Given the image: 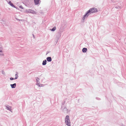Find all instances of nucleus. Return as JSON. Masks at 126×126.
Returning a JSON list of instances; mask_svg holds the SVG:
<instances>
[{"label":"nucleus","mask_w":126,"mask_h":126,"mask_svg":"<svg viewBox=\"0 0 126 126\" xmlns=\"http://www.w3.org/2000/svg\"><path fill=\"white\" fill-rule=\"evenodd\" d=\"M47 60L48 62H51L52 60V59L51 57H48L47 58Z\"/></svg>","instance_id":"5"},{"label":"nucleus","mask_w":126,"mask_h":126,"mask_svg":"<svg viewBox=\"0 0 126 126\" xmlns=\"http://www.w3.org/2000/svg\"><path fill=\"white\" fill-rule=\"evenodd\" d=\"M56 29L55 27H54L51 30L53 31H55Z\"/></svg>","instance_id":"12"},{"label":"nucleus","mask_w":126,"mask_h":126,"mask_svg":"<svg viewBox=\"0 0 126 126\" xmlns=\"http://www.w3.org/2000/svg\"><path fill=\"white\" fill-rule=\"evenodd\" d=\"M18 72H16V74L15 75V79H16L18 77Z\"/></svg>","instance_id":"8"},{"label":"nucleus","mask_w":126,"mask_h":126,"mask_svg":"<svg viewBox=\"0 0 126 126\" xmlns=\"http://www.w3.org/2000/svg\"><path fill=\"white\" fill-rule=\"evenodd\" d=\"M5 107L6 109L9 110L11 112H12V109H11V106L7 105H5Z\"/></svg>","instance_id":"3"},{"label":"nucleus","mask_w":126,"mask_h":126,"mask_svg":"<svg viewBox=\"0 0 126 126\" xmlns=\"http://www.w3.org/2000/svg\"><path fill=\"white\" fill-rule=\"evenodd\" d=\"M19 7H20V8H21V9H23V7H22V6H19Z\"/></svg>","instance_id":"17"},{"label":"nucleus","mask_w":126,"mask_h":126,"mask_svg":"<svg viewBox=\"0 0 126 126\" xmlns=\"http://www.w3.org/2000/svg\"><path fill=\"white\" fill-rule=\"evenodd\" d=\"M65 123L68 126H70V123L69 119V117L68 115H67L65 118Z\"/></svg>","instance_id":"2"},{"label":"nucleus","mask_w":126,"mask_h":126,"mask_svg":"<svg viewBox=\"0 0 126 126\" xmlns=\"http://www.w3.org/2000/svg\"><path fill=\"white\" fill-rule=\"evenodd\" d=\"M2 73L3 75H5V73L3 71H2Z\"/></svg>","instance_id":"14"},{"label":"nucleus","mask_w":126,"mask_h":126,"mask_svg":"<svg viewBox=\"0 0 126 126\" xmlns=\"http://www.w3.org/2000/svg\"><path fill=\"white\" fill-rule=\"evenodd\" d=\"M46 61L45 60L43 61L42 64L43 65H45L46 64Z\"/></svg>","instance_id":"10"},{"label":"nucleus","mask_w":126,"mask_h":126,"mask_svg":"<svg viewBox=\"0 0 126 126\" xmlns=\"http://www.w3.org/2000/svg\"><path fill=\"white\" fill-rule=\"evenodd\" d=\"M87 50V49L86 48H83L82 50V51L83 52L85 53L86 52Z\"/></svg>","instance_id":"6"},{"label":"nucleus","mask_w":126,"mask_h":126,"mask_svg":"<svg viewBox=\"0 0 126 126\" xmlns=\"http://www.w3.org/2000/svg\"><path fill=\"white\" fill-rule=\"evenodd\" d=\"M11 87L12 88H15V87Z\"/></svg>","instance_id":"18"},{"label":"nucleus","mask_w":126,"mask_h":126,"mask_svg":"<svg viewBox=\"0 0 126 126\" xmlns=\"http://www.w3.org/2000/svg\"><path fill=\"white\" fill-rule=\"evenodd\" d=\"M8 3L12 7L14 8H16L15 7L13 4L10 1H9Z\"/></svg>","instance_id":"4"},{"label":"nucleus","mask_w":126,"mask_h":126,"mask_svg":"<svg viewBox=\"0 0 126 126\" xmlns=\"http://www.w3.org/2000/svg\"><path fill=\"white\" fill-rule=\"evenodd\" d=\"M33 12H32V13H33Z\"/></svg>","instance_id":"19"},{"label":"nucleus","mask_w":126,"mask_h":126,"mask_svg":"<svg viewBox=\"0 0 126 126\" xmlns=\"http://www.w3.org/2000/svg\"><path fill=\"white\" fill-rule=\"evenodd\" d=\"M10 79L11 80H13L15 79H14L13 78H10Z\"/></svg>","instance_id":"16"},{"label":"nucleus","mask_w":126,"mask_h":126,"mask_svg":"<svg viewBox=\"0 0 126 126\" xmlns=\"http://www.w3.org/2000/svg\"><path fill=\"white\" fill-rule=\"evenodd\" d=\"M16 83H15L13 84H10V85L11 87H16Z\"/></svg>","instance_id":"11"},{"label":"nucleus","mask_w":126,"mask_h":126,"mask_svg":"<svg viewBox=\"0 0 126 126\" xmlns=\"http://www.w3.org/2000/svg\"><path fill=\"white\" fill-rule=\"evenodd\" d=\"M39 0H34V1L35 4H38L39 3Z\"/></svg>","instance_id":"7"},{"label":"nucleus","mask_w":126,"mask_h":126,"mask_svg":"<svg viewBox=\"0 0 126 126\" xmlns=\"http://www.w3.org/2000/svg\"><path fill=\"white\" fill-rule=\"evenodd\" d=\"M16 19L18 21H23V20H21V19L20 20V19H17V18H16Z\"/></svg>","instance_id":"15"},{"label":"nucleus","mask_w":126,"mask_h":126,"mask_svg":"<svg viewBox=\"0 0 126 126\" xmlns=\"http://www.w3.org/2000/svg\"><path fill=\"white\" fill-rule=\"evenodd\" d=\"M4 55V53H3V51H0V56H3Z\"/></svg>","instance_id":"9"},{"label":"nucleus","mask_w":126,"mask_h":126,"mask_svg":"<svg viewBox=\"0 0 126 126\" xmlns=\"http://www.w3.org/2000/svg\"><path fill=\"white\" fill-rule=\"evenodd\" d=\"M3 51V48L1 47H0V51Z\"/></svg>","instance_id":"13"},{"label":"nucleus","mask_w":126,"mask_h":126,"mask_svg":"<svg viewBox=\"0 0 126 126\" xmlns=\"http://www.w3.org/2000/svg\"><path fill=\"white\" fill-rule=\"evenodd\" d=\"M97 11V10L96 8H93L91 9H90L88 11L86 14H85L83 17V19H85V17H86L88 16V15H87L89 13H93L96 12Z\"/></svg>","instance_id":"1"}]
</instances>
